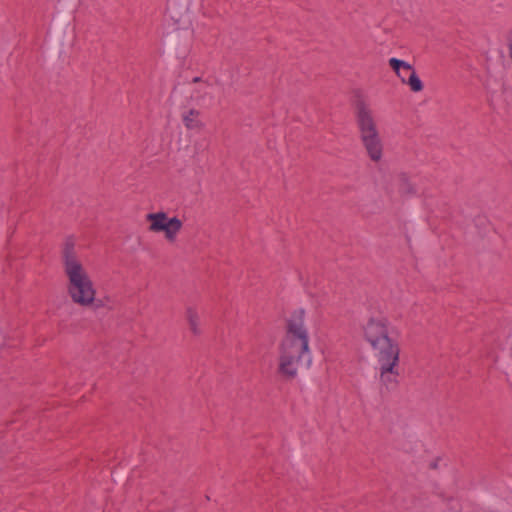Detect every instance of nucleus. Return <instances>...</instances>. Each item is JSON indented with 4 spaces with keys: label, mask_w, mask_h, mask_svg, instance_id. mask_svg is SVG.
<instances>
[{
    "label": "nucleus",
    "mask_w": 512,
    "mask_h": 512,
    "mask_svg": "<svg viewBox=\"0 0 512 512\" xmlns=\"http://www.w3.org/2000/svg\"><path fill=\"white\" fill-rule=\"evenodd\" d=\"M200 112L196 109H190L187 113L183 114L182 120L187 129H201L202 122L199 120Z\"/></svg>",
    "instance_id": "9"
},
{
    "label": "nucleus",
    "mask_w": 512,
    "mask_h": 512,
    "mask_svg": "<svg viewBox=\"0 0 512 512\" xmlns=\"http://www.w3.org/2000/svg\"><path fill=\"white\" fill-rule=\"evenodd\" d=\"M431 467H432V468H436V467H437V464H436V463H433V464H431Z\"/></svg>",
    "instance_id": "14"
},
{
    "label": "nucleus",
    "mask_w": 512,
    "mask_h": 512,
    "mask_svg": "<svg viewBox=\"0 0 512 512\" xmlns=\"http://www.w3.org/2000/svg\"><path fill=\"white\" fill-rule=\"evenodd\" d=\"M192 82H193V83H199V85H200V84H201V82H203V81L201 80V78H200V77H195V78H193Z\"/></svg>",
    "instance_id": "13"
},
{
    "label": "nucleus",
    "mask_w": 512,
    "mask_h": 512,
    "mask_svg": "<svg viewBox=\"0 0 512 512\" xmlns=\"http://www.w3.org/2000/svg\"><path fill=\"white\" fill-rule=\"evenodd\" d=\"M186 318L189 324L190 331L194 335H199L201 333V329L199 315L197 311L192 307H188L186 310Z\"/></svg>",
    "instance_id": "10"
},
{
    "label": "nucleus",
    "mask_w": 512,
    "mask_h": 512,
    "mask_svg": "<svg viewBox=\"0 0 512 512\" xmlns=\"http://www.w3.org/2000/svg\"><path fill=\"white\" fill-rule=\"evenodd\" d=\"M147 220L151 222L149 229L153 232L163 231L169 242L176 240L177 234L183 225L180 219L177 217L168 218L164 212L150 213L147 215Z\"/></svg>",
    "instance_id": "6"
},
{
    "label": "nucleus",
    "mask_w": 512,
    "mask_h": 512,
    "mask_svg": "<svg viewBox=\"0 0 512 512\" xmlns=\"http://www.w3.org/2000/svg\"><path fill=\"white\" fill-rule=\"evenodd\" d=\"M356 122L360 140L369 158L378 162L383 155V143L380 138L372 110L361 99L356 101Z\"/></svg>",
    "instance_id": "3"
},
{
    "label": "nucleus",
    "mask_w": 512,
    "mask_h": 512,
    "mask_svg": "<svg viewBox=\"0 0 512 512\" xmlns=\"http://www.w3.org/2000/svg\"><path fill=\"white\" fill-rule=\"evenodd\" d=\"M380 391L391 392L397 389L399 385V361L400 352L384 353L381 357H377Z\"/></svg>",
    "instance_id": "5"
},
{
    "label": "nucleus",
    "mask_w": 512,
    "mask_h": 512,
    "mask_svg": "<svg viewBox=\"0 0 512 512\" xmlns=\"http://www.w3.org/2000/svg\"><path fill=\"white\" fill-rule=\"evenodd\" d=\"M363 331L366 341L376 351V358L384 353L400 352L398 342L389 336L387 320L370 318L363 327Z\"/></svg>",
    "instance_id": "4"
},
{
    "label": "nucleus",
    "mask_w": 512,
    "mask_h": 512,
    "mask_svg": "<svg viewBox=\"0 0 512 512\" xmlns=\"http://www.w3.org/2000/svg\"><path fill=\"white\" fill-rule=\"evenodd\" d=\"M404 84H407L413 92H420L424 87L415 70L408 75V78Z\"/></svg>",
    "instance_id": "11"
},
{
    "label": "nucleus",
    "mask_w": 512,
    "mask_h": 512,
    "mask_svg": "<svg viewBox=\"0 0 512 512\" xmlns=\"http://www.w3.org/2000/svg\"><path fill=\"white\" fill-rule=\"evenodd\" d=\"M191 98L198 104H211L214 100L213 86L209 82H201L191 94Z\"/></svg>",
    "instance_id": "7"
},
{
    "label": "nucleus",
    "mask_w": 512,
    "mask_h": 512,
    "mask_svg": "<svg viewBox=\"0 0 512 512\" xmlns=\"http://www.w3.org/2000/svg\"><path fill=\"white\" fill-rule=\"evenodd\" d=\"M64 273L68 279L67 291L72 301L81 306H89L95 299V289L86 269L76 252V242L72 236L65 238L61 249Z\"/></svg>",
    "instance_id": "2"
},
{
    "label": "nucleus",
    "mask_w": 512,
    "mask_h": 512,
    "mask_svg": "<svg viewBox=\"0 0 512 512\" xmlns=\"http://www.w3.org/2000/svg\"><path fill=\"white\" fill-rule=\"evenodd\" d=\"M303 309L295 311L286 322L285 335L279 345L278 372L286 380L294 379L298 370L312 363L310 338Z\"/></svg>",
    "instance_id": "1"
},
{
    "label": "nucleus",
    "mask_w": 512,
    "mask_h": 512,
    "mask_svg": "<svg viewBox=\"0 0 512 512\" xmlns=\"http://www.w3.org/2000/svg\"><path fill=\"white\" fill-rule=\"evenodd\" d=\"M399 191L402 194L415 193L413 185L409 182L408 178L405 175H401V177H400Z\"/></svg>",
    "instance_id": "12"
},
{
    "label": "nucleus",
    "mask_w": 512,
    "mask_h": 512,
    "mask_svg": "<svg viewBox=\"0 0 512 512\" xmlns=\"http://www.w3.org/2000/svg\"><path fill=\"white\" fill-rule=\"evenodd\" d=\"M389 65L401 79L402 83H404L407 80L408 75L414 71V68L411 64L397 58L389 59Z\"/></svg>",
    "instance_id": "8"
}]
</instances>
